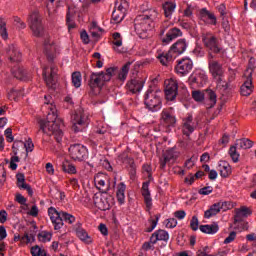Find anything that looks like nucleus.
Listing matches in <instances>:
<instances>
[{
  "label": "nucleus",
  "mask_w": 256,
  "mask_h": 256,
  "mask_svg": "<svg viewBox=\"0 0 256 256\" xmlns=\"http://www.w3.org/2000/svg\"><path fill=\"white\" fill-rule=\"evenodd\" d=\"M80 37L85 45L89 44V34H87V31H82Z\"/></svg>",
  "instance_id": "obj_61"
},
{
  "label": "nucleus",
  "mask_w": 256,
  "mask_h": 256,
  "mask_svg": "<svg viewBox=\"0 0 256 256\" xmlns=\"http://www.w3.org/2000/svg\"><path fill=\"white\" fill-rule=\"evenodd\" d=\"M210 193H213V187L212 186H206V187L201 188L199 190L200 195H210Z\"/></svg>",
  "instance_id": "obj_56"
},
{
  "label": "nucleus",
  "mask_w": 256,
  "mask_h": 256,
  "mask_svg": "<svg viewBox=\"0 0 256 256\" xmlns=\"http://www.w3.org/2000/svg\"><path fill=\"white\" fill-rule=\"evenodd\" d=\"M235 145L238 146L240 149H251V147H253V141L248 138H242L236 140Z\"/></svg>",
  "instance_id": "obj_36"
},
{
  "label": "nucleus",
  "mask_w": 256,
  "mask_h": 256,
  "mask_svg": "<svg viewBox=\"0 0 256 256\" xmlns=\"http://www.w3.org/2000/svg\"><path fill=\"white\" fill-rule=\"evenodd\" d=\"M127 9H129V3L125 0H120V2L116 3L114 11H120V13L125 15V13H127Z\"/></svg>",
  "instance_id": "obj_41"
},
{
  "label": "nucleus",
  "mask_w": 256,
  "mask_h": 256,
  "mask_svg": "<svg viewBox=\"0 0 256 256\" xmlns=\"http://www.w3.org/2000/svg\"><path fill=\"white\" fill-rule=\"evenodd\" d=\"M182 35H183V32H181V29L172 28L167 32L166 37L162 39V43L163 45H169L171 41L177 39V37H181Z\"/></svg>",
  "instance_id": "obj_25"
},
{
  "label": "nucleus",
  "mask_w": 256,
  "mask_h": 256,
  "mask_svg": "<svg viewBox=\"0 0 256 256\" xmlns=\"http://www.w3.org/2000/svg\"><path fill=\"white\" fill-rule=\"evenodd\" d=\"M24 147L27 151V153H29V151H33L35 145L33 144V140H31V138H29L26 143L24 144Z\"/></svg>",
  "instance_id": "obj_57"
},
{
  "label": "nucleus",
  "mask_w": 256,
  "mask_h": 256,
  "mask_svg": "<svg viewBox=\"0 0 256 256\" xmlns=\"http://www.w3.org/2000/svg\"><path fill=\"white\" fill-rule=\"evenodd\" d=\"M227 205V202H217L213 204L210 209L206 210L204 213L205 219H211V217H215L217 213L221 212V209Z\"/></svg>",
  "instance_id": "obj_23"
},
{
  "label": "nucleus",
  "mask_w": 256,
  "mask_h": 256,
  "mask_svg": "<svg viewBox=\"0 0 256 256\" xmlns=\"http://www.w3.org/2000/svg\"><path fill=\"white\" fill-rule=\"evenodd\" d=\"M125 189H127V186H125V183L121 182L117 186V191H116V197L118 202L123 205L125 203Z\"/></svg>",
  "instance_id": "obj_33"
},
{
  "label": "nucleus",
  "mask_w": 256,
  "mask_h": 256,
  "mask_svg": "<svg viewBox=\"0 0 256 256\" xmlns=\"http://www.w3.org/2000/svg\"><path fill=\"white\" fill-rule=\"evenodd\" d=\"M176 7H177V4H175V2H169V1L165 2L162 5V9L164 11L165 17L167 18L171 17V15L175 13Z\"/></svg>",
  "instance_id": "obj_32"
},
{
  "label": "nucleus",
  "mask_w": 256,
  "mask_h": 256,
  "mask_svg": "<svg viewBox=\"0 0 256 256\" xmlns=\"http://www.w3.org/2000/svg\"><path fill=\"white\" fill-rule=\"evenodd\" d=\"M192 69L193 61L190 58H183L176 65V73L180 75H187V73H191Z\"/></svg>",
  "instance_id": "obj_15"
},
{
  "label": "nucleus",
  "mask_w": 256,
  "mask_h": 256,
  "mask_svg": "<svg viewBox=\"0 0 256 256\" xmlns=\"http://www.w3.org/2000/svg\"><path fill=\"white\" fill-rule=\"evenodd\" d=\"M236 237H237V232L235 231L230 232L229 236L226 237V239L224 240V244L229 245V243H233Z\"/></svg>",
  "instance_id": "obj_53"
},
{
  "label": "nucleus",
  "mask_w": 256,
  "mask_h": 256,
  "mask_svg": "<svg viewBox=\"0 0 256 256\" xmlns=\"http://www.w3.org/2000/svg\"><path fill=\"white\" fill-rule=\"evenodd\" d=\"M251 209L246 206H242L235 210L234 223H241L244 217H249L251 215Z\"/></svg>",
  "instance_id": "obj_26"
},
{
  "label": "nucleus",
  "mask_w": 256,
  "mask_h": 256,
  "mask_svg": "<svg viewBox=\"0 0 256 256\" xmlns=\"http://www.w3.org/2000/svg\"><path fill=\"white\" fill-rule=\"evenodd\" d=\"M199 229L202 233H206L208 235H215V233L219 231V225L217 223H213L210 225H201Z\"/></svg>",
  "instance_id": "obj_31"
},
{
  "label": "nucleus",
  "mask_w": 256,
  "mask_h": 256,
  "mask_svg": "<svg viewBox=\"0 0 256 256\" xmlns=\"http://www.w3.org/2000/svg\"><path fill=\"white\" fill-rule=\"evenodd\" d=\"M142 196L144 197V203L147 211L153 207V199L151 198V192L149 191V182H144L141 190Z\"/></svg>",
  "instance_id": "obj_21"
},
{
  "label": "nucleus",
  "mask_w": 256,
  "mask_h": 256,
  "mask_svg": "<svg viewBox=\"0 0 256 256\" xmlns=\"http://www.w3.org/2000/svg\"><path fill=\"white\" fill-rule=\"evenodd\" d=\"M7 221V211L1 210L0 211V223H5Z\"/></svg>",
  "instance_id": "obj_64"
},
{
  "label": "nucleus",
  "mask_w": 256,
  "mask_h": 256,
  "mask_svg": "<svg viewBox=\"0 0 256 256\" xmlns=\"http://www.w3.org/2000/svg\"><path fill=\"white\" fill-rule=\"evenodd\" d=\"M6 53L11 63H19L22 59L21 51L14 44L8 46Z\"/></svg>",
  "instance_id": "obj_18"
},
{
  "label": "nucleus",
  "mask_w": 256,
  "mask_h": 256,
  "mask_svg": "<svg viewBox=\"0 0 256 256\" xmlns=\"http://www.w3.org/2000/svg\"><path fill=\"white\" fill-rule=\"evenodd\" d=\"M44 51L46 53L48 61H53V59H55L57 47L55 46V44H53V42H51V40L46 39L44 41Z\"/></svg>",
  "instance_id": "obj_24"
},
{
  "label": "nucleus",
  "mask_w": 256,
  "mask_h": 256,
  "mask_svg": "<svg viewBox=\"0 0 256 256\" xmlns=\"http://www.w3.org/2000/svg\"><path fill=\"white\" fill-rule=\"evenodd\" d=\"M157 19V11L150 10L146 14L138 15L134 20V29L140 39H147V31L153 27V21Z\"/></svg>",
  "instance_id": "obj_2"
},
{
  "label": "nucleus",
  "mask_w": 256,
  "mask_h": 256,
  "mask_svg": "<svg viewBox=\"0 0 256 256\" xmlns=\"http://www.w3.org/2000/svg\"><path fill=\"white\" fill-rule=\"evenodd\" d=\"M200 15L202 18L210 19L212 25H217V18L215 17V14L209 12L207 9L203 8L200 11Z\"/></svg>",
  "instance_id": "obj_37"
},
{
  "label": "nucleus",
  "mask_w": 256,
  "mask_h": 256,
  "mask_svg": "<svg viewBox=\"0 0 256 256\" xmlns=\"http://www.w3.org/2000/svg\"><path fill=\"white\" fill-rule=\"evenodd\" d=\"M165 95L167 101H175L177 97V91L179 89V84L177 80L169 79L165 81Z\"/></svg>",
  "instance_id": "obj_13"
},
{
  "label": "nucleus",
  "mask_w": 256,
  "mask_h": 256,
  "mask_svg": "<svg viewBox=\"0 0 256 256\" xmlns=\"http://www.w3.org/2000/svg\"><path fill=\"white\" fill-rule=\"evenodd\" d=\"M113 45H114V50L117 53H123V51H121L119 49V47H121V45H123V38L121 37V33L119 32H115L113 35Z\"/></svg>",
  "instance_id": "obj_35"
},
{
  "label": "nucleus",
  "mask_w": 256,
  "mask_h": 256,
  "mask_svg": "<svg viewBox=\"0 0 256 256\" xmlns=\"http://www.w3.org/2000/svg\"><path fill=\"white\" fill-rule=\"evenodd\" d=\"M62 171H64V173H70L73 175L77 173V168H75V165L71 164L69 161H64L62 163Z\"/></svg>",
  "instance_id": "obj_38"
},
{
  "label": "nucleus",
  "mask_w": 256,
  "mask_h": 256,
  "mask_svg": "<svg viewBox=\"0 0 256 256\" xmlns=\"http://www.w3.org/2000/svg\"><path fill=\"white\" fill-rule=\"evenodd\" d=\"M161 122L165 127H174L177 119L173 115V108L164 109L161 113Z\"/></svg>",
  "instance_id": "obj_16"
},
{
  "label": "nucleus",
  "mask_w": 256,
  "mask_h": 256,
  "mask_svg": "<svg viewBox=\"0 0 256 256\" xmlns=\"http://www.w3.org/2000/svg\"><path fill=\"white\" fill-rule=\"evenodd\" d=\"M69 153L73 161H83L87 157V148L83 144H73L69 147Z\"/></svg>",
  "instance_id": "obj_12"
},
{
  "label": "nucleus",
  "mask_w": 256,
  "mask_h": 256,
  "mask_svg": "<svg viewBox=\"0 0 256 256\" xmlns=\"http://www.w3.org/2000/svg\"><path fill=\"white\" fill-rule=\"evenodd\" d=\"M125 19V14L119 10H114L112 13V21L113 23H121Z\"/></svg>",
  "instance_id": "obj_44"
},
{
  "label": "nucleus",
  "mask_w": 256,
  "mask_h": 256,
  "mask_svg": "<svg viewBox=\"0 0 256 256\" xmlns=\"http://www.w3.org/2000/svg\"><path fill=\"white\" fill-rule=\"evenodd\" d=\"M159 221V216H156L155 220H149L150 222V227L146 228V233H151L155 227H157V222Z\"/></svg>",
  "instance_id": "obj_55"
},
{
  "label": "nucleus",
  "mask_w": 256,
  "mask_h": 256,
  "mask_svg": "<svg viewBox=\"0 0 256 256\" xmlns=\"http://www.w3.org/2000/svg\"><path fill=\"white\" fill-rule=\"evenodd\" d=\"M222 28L224 29L225 33H229V31H231V25L229 24V20L222 21Z\"/></svg>",
  "instance_id": "obj_62"
},
{
  "label": "nucleus",
  "mask_w": 256,
  "mask_h": 256,
  "mask_svg": "<svg viewBox=\"0 0 256 256\" xmlns=\"http://www.w3.org/2000/svg\"><path fill=\"white\" fill-rule=\"evenodd\" d=\"M207 106L208 109L215 107L217 104V94L213 90H207L206 92Z\"/></svg>",
  "instance_id": "obj_34"
},
{
  "label": "nucleus",
  "mask_w": 256,
  "mask_h": 256,
  "mask_svg": "<svg viewBox=\"0 0 256 256\" xmlns=\"http://www.w3.org/2000/svg\"><path fill=\"white\" fill-rule=\"evenodd\" d=\"M81 79V72L72 73V84L76 87V89H79V87H81Z\"/></svg>",
  "instance_id": "obj_45"
},
{
  "label": "nucleus",
  "mask_w": 256,
  "mask_h": 256,
  "mask_svg": "<svg viewBox=\"0 0 256 256\" xmlns=\"http://www.w3.org/2000/svg\"><path fill=\"white\" fill-rule=\"evenodd\" d=\"M202 41L207 49L210 50L209 53H221V45L219 44V40L217 37L211 33H205L202 35Z\"/></svg>",
  "instance_id": "obj_10"
},
{
  "label": "nucleus",
  "mask_w": 256,
  "mask_h": 256,
  "mask_svg": "<svg viewBox=\"0 0 256 256\" xmlns=\"http://www.w3.org/2000/svg\"><path fill=\"white\" fill-rule=\"evenodd\" d=\"M182 131L186 137H189L193 131H195V122H193V116L189 115L183 119L182 122Z\"/></svg>",
  "instance_id": "obj_20"
},
{
  "label": "nucleus",
  "mask_w": 256,
  "mask_h": 256,
  "mask_svg": "<svg viewBox=\"0 0 256 256\" xmlns=\"http://www.w3.org/2000/svg\"><path fill=\"white\" fill-rule=\"evenodd\" d=\"M0 35L2 39H8L9 37L7 33V23L3 21V18H0Z\"/></svg>",
  "instance_id": "obj_46"
},
{
  "label": "nucleus",
  "mask_w": 256,
  "mask_h": 256,
  "mask_svg": "<svg viewBox=\"0 0 256 256\" xmlns=\"http://www.w3.org/2000/svg\"><path fill=\"white\" fill-rule=\"evenodd\" d=\"M29 27L34 37H45V28L43 27V19L38 11L30 14Z\"/></svg>",
  "instance_id": "obj_6"
},
{
  "label": "nucleus",
  "mask_w": 256,
  "mask_h": 256,
  "mask_svg": "<svg viewBox=\"0 0 256 256\" xmlns=\"http://www.w3.org/2000/svg\"><path fill=\"white\" fill-rule=\"evenodd\" d=\"M144 103L149 111H159L161 109V97H159L157 91L148 90Z\"/></svg>",
  "instance_id": "obj_8"
},
{
  "label": "nucleus",
  "mask_w": 256,
  "mask_h": 256,
  "mask_svg": "<svg viewBox=\"0 0 256 256\" xmlns=\"http://www.w3.org/2000/svg\"><path fill=\"white\" fill-rule=\"evenodd\" d=\"M144 85L145 80L140 77H137L128 81L126 84V88L130 91V93H140Z\"/></svg>",
  "instance_id": "obj_17"
},
{
  "label": "nucleus",
  "mask_w": 256,
  "mask_h": 256,
  "mask_svg": "<svg viewBox=\"0 0 256 256\" xmlns=\"http://www.w3.org/2000/svg\"><path fill=\"white\" fill-rule=\"evenodd\" d=\"M192 98L194 99V101H203L205 99V94H203V92L196 90L192 92Z\"/></svg>",
  "instance_id": "obj_50"
},
{
  "label": "nucleus",
  "mask_w": 256,
  "mask_h": 256,
  "mask_svg": "<svg viewBox=\"0 0 256 256\" xmlns=\"http://www.w3.org/2000/svg\"><path fill=\"white\" fill-rule=\"evenodd\" d=\"M51 237L52 235L49 232H41L38 234V239L42 243H47L48 241H51Z\"/></svg>",
  "instance_id": "obj_49"
},
{
  "label": "nucleus",
  "mask_w": 256,
  "mask_h": 256,
  "mask_svg": "<svg viewBox=\"0 0 256 256\" xmlns=\"http://www.w3.org/2000/svg\"><path fill=\"white\" fill-rule=\"evenodd\" d=\"M220 167H222L220 169L221 177L227 178L231 175V166L229 164L220 165Z\"/></svg>",
  "instance_id": "obj_48"
},
{
  "label": "nucleus",
  "mask_w": 256,
  "mask_h": 256,
  "mask_svg": "<svg viewBox=\"0 0 256 256\" xmlns=\"http://www.w3.org/2000/svg\"><path fill=\"white\" fill-rule=\"evenodd\" d=\"M208 69L209 73L212 75L217 83V88L222 91H227L229 86L223 81L225 77V70L223 69V64L218 60H215V56L212 53H208Z\"/></svg>",
  "instance_id": "obj_3"
},
{
  "label": "nucleus",
  "mask_w": 256,
  "mask_h": 256,
  "mask_svg": "<svg viewBox=\"0 0 256 256\" xmlns=\"http://www.w3.org/2000/svg\"><path fill=\"white\" fill-rule=\"evenodd\" d=\"M31 255L32 256H47V252L45 250L41 249V247H39V245H36L31 248Z\"/></svg>",
  "instance_id": "obj_47"
},
{
  "label": "nucleus",
  "mask_w": 256,
  "mask_h": 256,
  "mask_svg": "<svg viewBox=\"0 0 256 256\" xmlns=\"http://www.w3.org/2000/svg\"><path fill=\"white\" fill-rule=\"evenodd\" d=\"M152 243L157 241H169V233L165 230H158L151 235Z\"/></svg>",
  "instance_id": "obj_30"
},
{
  "label": "nucleus",
  "mask_w": 256,
  "mask_h": 256,
  "mask_svg": "<svg viewBox=\"0 0 256 256\" xmlns=\"http://www.w3.org/2000/svg\"><path fill=\"white\" fill-rule=\"evenodd\" d=\"M17 185L20 189H25L30 197H33V189L31 185L25 183V174L19 173L16 175Z\"/></svg>",
  "instance_id": "obj_29"
},
{
  "label": "nucleus",
  "mask_w": 256,
  "mask_h": 256,
  "mask_svg": "<svg viewBox=\"0 0 256 256\" xmlns=\"http://www.w3.org/2000/svg\"><path fill=\"white\" fill-rule=\"evenodd\" d=\"M114 74L115 68H108L106 69V72H93L90 75L88 86L91 91H93L94 95H98V93L101 92V89H103L105 83L111 81V77H113Z\"/></svg>",
  "instance_id": "obj_4"
},
{
  "label": "nucleus",
  "mask_w": 256,
  "mask_h": 256,
  "mask_svg": "<svg viewBox=\"0 0 256 256\" xmlns=\"http://www.w3.org/2000/svg\"><path fill=\"white\" fill-rule=\"evenodd\" d=\"M73 19H74V14H73V12H71V9H69L68 13L66 15V23L68 25L69 31H71V29H75V27H77V25L75 24Z\"/></svg>",
  "instance_id": "obj_42"
},
{
  "label": "nucleus",
  "mask_w": 256,
  "mask_h": 256,
  "mask_svg": "<svg viewBox=\"0 0 256 256\" xmlns=\"http://www.w3.org/2000/svg\"><path fill=\"white\" fill-rule=\"evenodd\" d=\"M76 235L77 237L81 240L84 241V243H91V237H89V234H87V231H85L84 229H78L76 231Z\"/></svg>",
  "instance_id": "obj_40"
},
{
  "label": "nucleus",
  "mask_w": 256,
  "mask_h": 256,
  "mask_svg": "<svg viewBox=\"0 0 256 256\" xmlns=\"http://www.w3.org/2000/svg\"><path fill=\"white\" fill-rule=\"evenodd\" d=\"M187 51V41L185 39H179L170 47V53L175 55H183Z\"/></svg>",
  "instance_id": "obj_22"
},
{
  "label": "nucleus",
  "mask_w": 256,
  "mask_h": 256,
  "mask_svg": "<svg viewBox=\"0 0 256 256\" xmlns=\"http://www.w3.org/2000/svg\"><path fill=\"white\" fill-rule=\"evenodd\" d=\"M153 245H155V243H152L151 237H150V241L145 242L142 246V249H144V251H149L150 249H153Z\"/></svg>",
  "instance_id": "obj_63"
},
{
  "label": "nucleus",
  "mask_w": 256,
  "mask_h": 256,
  "mask_svg": "<svg viewBox=\"0 0 256 256\" xmlns=\"http://www.w3.org/2000/svg\"><path fill=\"white\" fill-rule=\"evenodd\" d=\"M94 182L97 189H99V191H101L102 193H107V191H109V184H107L109 180L104 174H97L94 177Z\"/></svg>",
  "instance_id": "obj_19"
},
{
  "label": "nucleus",
  "mask_w": 256,
  "mask_h": 256,
  "mask_svg": "<svg viewBox=\"0 0 256 256\" xmlns=\"http://www.w3.org/2000/svg\"><path fill=\"white\" fill-rule=\"evenodd\" d=\"M42 75L48 89H57V68L55 65L44 67Z\"/></svg>",
  "instance_id": "obj_9"
},
{
  "label": "nucleus",
  "mask_w": 256,
  "mask_h": 256,
  "mask_svg": "<svg viewBox=\"0 0 256 256\" xmlns=\"http://www.w3.org/2000/svg\"><path fill=\"white\" fill-rule=\"evenodd\" d=\"M187 215V213H185V210H178L176 212H174V217H176V219H185V216Z\"/></svg>",
  "instance_id": "obj_60"
},
{
  "label": "nucleus",
  "mask_w": 256,
  "mask_h": 256,
  "mask_svg": "<svg viewBox=\"0 0 256 256\" xmlns=\"http://www.w3.org/2000/svg\"><path fill=\"white\" fill-rule=\"evenodd\" d=\"M45 105H50L46 121L40 120V131L45 135H53L57 143L63 141V120L57 117V110L55 105H53V97L51 95L44 96Z\"/></svg>",
  "instance_id": "obj_1"
},
{
  "label": "nucleus",
  "mask_w": 256,
  "mask_h": 256,
  "mask_svg": "<svg viewBox=\"0 0 256 256\" xmlns=\"http://www.w3.org/2000/svg\"><path fill=\"white\" fill-rule=\"evenodd\" d=\"M157 59H159L161 65L167 67V65H169L173 59H175V56L172 54L171 50H169L168 53L158 50Z\"/></svg>",
  "instance_id": "obj_27"
},
{
  "label": "nucleus",
  "mask_w": 256,
  "mask_h": 256,
  "mask_svg": "<svg viewBox=\"0 0 256 256\" xmlns=\"http://www.w3.org/2000/svg\"><path fill=\"white\" fill-rule=\"evenodd\" d=\"M71 121L74 133H79V131H83L87 126V115H85L82 109H78L72 114Z\"/></svg>",
  "instance_id": "obj_7"
},
{
  "label": "nucleus",
  "mask_w": 256,
  "mask_h": 256,
  "mask_svg": "<svg viewBox=\"0 0 256 256\" xmlns=\"http://www.w3.org/2000/svg\"><path fill=\"white\" fill-rule=\"evenodd\" d=\"M12 75H14V77L20 81H29V79H31L29 74L25 72V69H23L21 66H14L12 68Z\"/></svg>",
  "instance_id": "obj_28"
},
{
  "label": "nucleus",
  "mask_w": 256,
  "mask_h": 256,
  "mask_svg": "<svg viewBox=\"0 0 256 256\" xmlns=\"http://www.w3.org/2000/svg\"><path fill=\"white\" fill-rule=\"evenodd\" d=\"M16 163H19V156H12L10 159V169H12V171L17 170Z\"/></svg>",
  "instance_id": "obj_54"
},
{
  "label": "nucleus",
  "mask_w": 256,
  "mask_h": 256,
  "mask_svg": "<svg viewBox=\"0 0 256 256\" xmlns=\"http://www.w3.org/2000/svg\"><path fill=\"white\" fill-rule=\"evenodd\" d=\"M237 145L231 146L229 149V155L233 161V163H239V152H237Z\"/></svg>",
  "instance_id": "obj_43"
},
{
  "label": "nucleus",
  "mask_w": 256,
  "mask_h": 256,
  "mask_svg": "<svg viewBox=\"0 0 256 256\" xmlns=\"http://www.w3.org/2000/svg\"><path fill=\"white\" fill-rule=\"evenodd\" d=\"M205 81H207V76L203 73H198L197 77L192 78L193 83L203 84Z\"/></svg>",
  "instance_id": "obj_51"
},
{
  "label": "nucleus",
  "mask_w": 256,
  "mask_h": 256,
  "mask_svg": "<svg viewBox=\"0 0 256 256\" xmlns=\"http://www.w3.org/2000/svg\"><path fill=\"white\" fill-rule=\"evenodd\" d=\"M93 201L95 207L100 211H109L111 209V197L103 196L101 194H94Z\"/></svg>",
  "instance_id": "obj_14"
},
{
  "label": "nucleus",
  "mask_w": 256,
  "mask_h": 256,
  "mask_svg": "<svg viewBox=\"0 0 256 256\" xmlns=\"http://www.w3.org/2000/svg\"><path fill=\"white\" fill-rule=\"evenodd\" d=\"M244 77L246 78V81L244 82V85L241 86L240 93L244 97H249V95L253 93V66L246 69Z\"/></svg>",
  "instance_id": "obj_11"
},
{
  "label": "nucleus",
  "mask_w": 256,
  "mask_h": 256,
  "mask_svg": "<svg viewBox=\"0 0 256 256\" xmlns=\"http://www.w3.org/2000/svg\"><path fill=\"white\" fill-rule=\"evenodd\" d=\"M190 227L192 231H197V229H199V219L197 218V216L192 217L190 221Z\"/></svg>",
  "instance_id": "obj_52"
},
{
  "label": "nucleus",
  "mask_w": 256,
  "mask_h": 256,
  "mask_svg": "<svg viewBox=\"0 0 256 256\" xmlns=\"http://www.w3.org/2000/svg\"><path fill=\"white\" fill-rule=\"evenodd\" d=\"M168 161H175L179 158V152L175 148H170L164 153Z\"/></svg>",
  "instance_id": "obj_39"
},
{
  "label": "nucleus",
  "mask_w": 256,
  "mask_h": 256,
  "mask_svg": "<svg viewBox=\"0 0 256 256\" xmlns=\"http://www.w3.org/2000/svg\"><path fill=\"white\" fill-rule=\"evenodd\" d=\"M4 133L8 143H13V130L11 128H7Z\"/></svg>",
  "instance_id": "obj_59"
},
{
  "label": "nucleus",
  "mask_w": 256,
  "mask_h": 256,
  "mask_svg": "<svg viewBox=\"0 0 256 256\" xmlns=\"http://www.w3.org/2000/svg\"><path fill=\"white\" fill-rule=\"evenodd\" d=\"M48 214L56 231H59V229L63 227V221H66V223H69L70 225L75 223V216L67 212H59L54 207L48 209Z\"/></svg>",
  "instance_id": "obj_5"
},
{
  "label": "nucleus",
  "mask_w": 256,
  "mask_h": 256,
  "mask_svg": "<svg viewBox=\"0 0 256 256\" xmlns=\"http://www.w3.org/2000/svg\"><path fill=\"white\" fill-rule=\"evenodd\" d=\"M166 227H167L168 229H173V228L177 227V219H175V218H169V219L167 220Z\"/></svg>",
  "instance_id": "obj_58"
}]
</instances>
